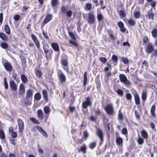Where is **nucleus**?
I'll return each mask as SVG.
<instances>
[{"label":"nucleus","instance_id":"40","mask_svg":"<svg viewBox=\"0 0 157 157\" xmlns=\"http://www.w3.org/2000/svg\"><path fill=\"white\" fill-rule=\"evenodd\" d=\"M96 145V144L95 142H94L91 143L89 144V147L91 149H93L94 148Z\"/></svg>","mask_w":157,"mask_h":157},{"label":"nucleus","instance_id":"5","mask_svg":"<svg viewBox=\"0 0 157 157\" xmlns=\"http://www.w3.org/2000/svg\"><path fill=\"white\" fill-rule=\"evenodd\" d=\"M32 38L37 48L39 49L40 48V44L39 41L37 37L34 34L31 35Z\"/></svg>","mask_w":157,"mask_h":157},{"label":"nucleus","instance_id":"12","mask_svg":"<svg viewBox=\"0 0 157 157\" xmlns=\"http://www.w3.org/2000/svg\"><path fill=\"white\" fill-rule=\"evenodd\" d=\"M118 25L120 28L121 31L124 32L125 31V28L124 27V24L121 21L118 22Z\"/></svg>","mask_w":157,"mask_h":157},{"label":"nucleus","instance_id":"42","mask_svg":"<svg viewBox=\"0 0 157 157\" xmlns=\"http://www.w3.org/2000/svg\"><path fill=\"white\" fill-rule=\"evenodd\" d=\"M152 36L154 37H157V29H154L152 32Z\"/></svg>","mask_w":157,"mask_h":157},{"label":"nucleus","instance_id":"28","mask_svg":"<svg viewBox=\"0 0 157 157\" xmlns=\"http://www.w3.org/2000/svg\"><path fill=\"white\" fill-rule=\"evenodd\" d=\"M116 142L118 145H121L123 142L122 139L120 137H119L117 138L116 139Z\"/></svg>","mask_w":157,"mask_h":157},{"label":"nucleus","instance_id":"17","mask_svg":"<svg viewBox=\"0 0 157 157\" xmlns=\"http://www.w3.org/2000/svg\"><path fill=\"white\" fill-rule=\"evenodd\" d=\"M119 78L120 81L123 83L127 79L126 76L123 74L120 75Z\"/></svg>","mask_w":157,"mask_h":157},{"label":"nucleus","instance_id":"32","mask_svg":"<svg viewBox=\"0 0 157 157\" xmlns=\"http://www.w3.org/2000/svg\"><path fill=\"white\" fill-rule=\"evenodd\" d=\"M0 46L3 49H6L8 48V45L6 43L3 42L1 44Z\"/></svg>","mask_w":157,"mask_h":157},{"label":"nucleus","instance_id":"3","mask_svg":"<svg viewBox=\"0 0 157 157\" xmlns=\"http://www.w3.org/2000/svg\"><path fill=\"white\" fill-rule=\"evenodd\" d=\"M17 121L19 126V131L20 132H22L24 129V124L23 121L20 119H17Z\"/></svg>","mask_w":157,"mask_h":157},{"label":"nucleus","instance_id":"29","mask_svg":"<svg viewBox=\"0 0 157 157\" xmlns=\"http://www.w3.org/2000/svg\"><path fill=\"white\" fill-rule=\"evenodd\" d=\"M87 79V72L86 71L84 74L83 78V86H85L86 83Z\"/></svg>","mask_w":157,"mask_h":157},{"label":"nucleus","instance_id":"21","mask_svg":"<svg viewBox=\"0 0 157 157\" xmlns=\"http://www.w3.org/2000/svg\"><path fill=\"white\" fill-rule=\"evenodd\" d=\"M0 38L4 41H6L7 40L8 38L6 35L3 33H0Z\"/></svg>","mask_w":157,"mask_h":157},{"label":"nucleus","instance_id":"39","mask_svg":"<svg viewBox=\"0 0 157 157\" xmlns=\"http://www.w3.org/2000/svg\"><path fill=\"white\" fill-rule=\"evenodd\" d=\"M30 120H31L33 122L36 124H40L39 122L34 118H30Z\"/></svg>","mask_w":157,"mask_h":157},{"label":"nucleus","instance_id":"33","mask_svg":"<svg viewBox=\"0 0 157 157\" xmlns=\"http://www.w3.org/2000/svg\"><path fill=\"white\" fill-rule=\"evenodd\" d=\"M111 75V73L110 71L107 72L105 75V78L107 81L109 77Z\"/></svg>","mask_w":157,"mask_h":157},{"label":"nucleus","instance_id":"49","mask_svg":"<svg viewBox=\"0 0 157 157\" xmlns=\"http://www.w3.org/2000/svg\"><path fill=\"white\" fill-rule=\"evenodd\" d=\"M99 59L103 63H105L106 61V58L103 57H100L99 58Z\"/></svg>","mask_w":157,"mask_h":157},{"label":"nucleus","instance_id":"18","mask_svg":"<svg viewBox=\"0 0 157 157\" xmlns=\"http://www.w3.org/2000/svg\"><path fill=\"white\" fill-rule=\"evenodd\" d=\"M37 114L38 117L40 119H43L44 116V113L41 109H39L37 111Z\"/></svg>","mask_w":157,"mask_h":157},{"label":"nucleus","instance_id":"38","mask_svg":"<svg viewBox=\"0 0 157 157\" xmlns=\"http://www.w3.org/2000/svg\"><path fill=\"white\" fill-rule=\"evenodd\" d=\"M41 98V95L39 93H36L34 96V98L36 100H39Z\"/></svg>","mask_w":157,"mask_h":157},{"label":"nucleus","instance_id":"8","mask_svg":"<svg viewBox=\"0 0 157 157\" xmlns=\"http://www.w3.org/2000/svg\"><path fill=\"white\" fill-rule=\"evenodd\" d=\"M53 17V16L51 14H48L47 15L44 20L43 23L44 24H46L50 22L52 19Z\"/></svg>","mask_w":157,"mask_h":157},{"label":"nucleus","instance_id":"36","mask_svg":"<svg viewBox=\"0 0 157 157\" xmlns=\"http://www.w3.org/2000/svg\"><path fill=\"white\" fill-rule=\"evenodd\" d=\"M58 3V0H52L51 1V5L53 7L56 6Z\"/></svg>","mask_w":157,"mask_h":157},{"label":"nucleus","instance_id":"4","mask_svg":"<svg viewBox=\"0 0 157 157\" xmlns=\"http://www.w3.org/2000/svg\"><path fill=\"white\" fill-rule=\"evenodd\" d=\"M3 65L6 70L8 71H12L13 67L11 64L7 62L3 64Z\"/></svg>","mask_w":157,"mask_h":157},{"label":"nucleus","instance_id":"59","mask_svg":"<svg viewBox=\"0 0 157 157\" xmlns=\"http://www.w3.org/2000/svg\"><path fill=\"white\" fill-rule=\"evenodd\" d=\"M135 114L136 117L137 119H139L140 118V116L139 114L138 113V112L137 110H136L135 111Z\"/></svg>","mask_w":157,"mask_h":157},{"label":"nucleus","instance_id":"37","mask_svg":"<svg viewBox=\"0 0 157 157\" xmlns=\"http://www.w3.org/2000/svg\"><path fill=\"white\" fill-rule=\"evenodd\" d=\"M21 78L22 82L24 83L26 82L27 80V77L24 75H21Z\"/></svg>","mask_w":157,"mask_h":157},{"label":"nucleus","instance_id":"34","mask_svg":"<svg viewBox=\"0 0 157 157\" xmlns=\"http://www.w3.org/2000/svg\"><path fill=\"white\" fill-rule=\"evenodd\" d=\"M36 76L38 78H40L41 77L42 73V72L39 70H37L36 71Z\"/></svg>","mask_w":157,"mask_h":157},{"label":"nucleus","instance_id":"25","mask_svg":"<svg viewBox=\"0 0 157 157\" xmlns=\"http://www.w3.org/2000/svg\"><path fill=\"white\" fill-rule=\"evenodd\" d=\"M147 93L146 91H143L142 92L141 98L143 101H145L147 98Z\"/></svg>","mask_w":157,"mask_h":157},{"label":"nucleus","instance_id":"9","mask_svg":"<svg viewBox=\"0 0 157 157\" xmlns=\"http://www.w3.org/2000/svg\"><path fill=\"white\" fill-rule=\"evenodd\" d=\"M86 101L82 103V106L84 108H86L88 105H90L91 103L89 97L86 98Z\"/></svg>","mask_w":157,"mask_h":157},{"label":"nucleus","instance_id":"62","mask_svg":"<svg viewBox=\"0 0 157 157\" xmlns=\"http://www.w3.org/2000/svg\"><path fill=\"white\" fill-rule=\"evenodd\" d=\"M143 42L146 43L148 42V37L147 36H145L143 38Z\"/></svg>","mask_w":157,"mask_h":157},{"label":"nucleus","instance_id":"1","mask_svg":"<svg viewBox=\"0 0 157 157\" xmlns=\"http://www.w3.org/2000/svg\"><path fill=\"white\" fill-rule=\"evenodd\" d=\"M58 76L59 80L61 83H64L66 81V78L65 75L63 72L60 71L58 73Z\"/></svg>","mask_w":157,"mask_h":157},{"label":"nucleus","instance_id":"27","mask_svg":"<svg viewBox=\"0 0 157 157\" xmlns=\"http://www.w3.org/2000/svg\"><path fill=\"white\" fill-rule=\"evenodd\" d=\"M135 100V103L137 105L140 104V98L138 95L136 94L134 96Z\"/></svg>","mask_w":157,"mask_h":157},{"label":"nucleus","instance_id":"6","mask_svg":"<svg viewBox=\"0 0 157 157\" xmlns=\"http://www.w3.org/2000/svg\"><path fill=\"white\" fill-rule=\"evenodd\" d=\"M88 22L90 24H93L94 22L95 17L94 15L91 13H89L88 15Z\"/></svg>","mask_w":157,"mask_h":157},{"label":"nucleus","instance_id":"22","mask_svg":"<svg viewBox=\"0 0 157 157\" xmlns=\"http://www.w3.org/2000/svg\"><path fill=\"white\" fill-rule=\"evenodd\" d=\"M44 110L45 114H49L50 112V108L49 106H46L44 108Z\"/></svg>","mask_w":157,"mask_h":157},{"label":"nucleus","instance_id":"57","mask_svg":"<svg viewBox=\"0 0 157 157\" xmlns=\"http://www.w3.org/2000/svg\"><path fill=\"white\" fill-rule=\"evenodd\" d=\"M86 7L88 10H90L91 8V4L90 3H87L86 4Z\"/></svg>","mask_w":157,"mask_h":157},{"label":"nucleus","instance_id":"11","mask_svg":"<svg viewBox=\"0 0 157 157\" xmlns=\"http://www.w3.org/2000/svg\"><path fill=\"white\" fill-rule=\"evenodd\" d=\"M153 50V48L152 44L151 43H150L148 45L146 50V52L148 53L151 52Z\"/></svg>","mask_w":157,"mask_h":157},{"label":"nucleus","instance_id":"31","mask_svg":"<svg viewBox=\"0 0 157 157\" xmlns=\"http://www.w3.org/2000/svg\"><path fill=\"white\" fill-rule=\"evenodd\" d=\"M112 59L113 62L115 63V64H116L117 63L118 61V58L117 56L114 55L112 57Z\"/></svg>","mask_w":157,"mask_h":157},{"label":"nucleus","instance_id":"44","mask_svg":"<svg viewBox=\"0 0 157 157\" xmlns=\"http://www.w3.org/2000/svg\"><path fill=\"white\" fill-rule=\"evenodd\" d=\"M137 142L139 144L141 145L144 143V140L141 137H139L137 140Z\"/></svg>","mask_w":157,"mask_h":157},{"label":"nucleus","instance_id":"48","mask_svg":"<svg viewBox=\"0 0 157 157\" xmlns=\"http://www.w3.org/2000/svg\"><path fill=\"white\" fill-rule=\"evenodd\" d=\"M116 92L120 96H122L123 95V92L121 90L118 89L116 91Z\"/></svg>","mask_w":157,"mask_h":157},{"label":"nucleus","instance_id":"43","mask_svg":"<svg viewBox=\"0 0 157 157\" xmlns=\"http://www.w3.org/2000/svg\"><path fill=\"white\" fill-rule=\"evenodd\" d=\"M121 60L122 62L125 64H127L128 62V60L127 58H125V57H123L121 58Z\"/></svg>","mask_w":157,"mask_h":157},{"label":"nucleus","instance_id":"10","mask_svg":"<svg viewBox=\"0 0 157 157\" xmlns=\"http://www.w3.org/2000/svg\"><path fill=\"white\" fill-rule=\"evenodd\" d=\"M87 147L85 144H83L82 145L79 149H78V151L82 152L83 153H85L86 152Z\"/></svg>","mask_w":157,"mask_h":157},{"label":"nucleus","instance_id":"15","mask_svg":"<svg viewBox=\"0 0 157 157\" xmlns=\"http://www.w3.org/2000/svg\"><path fill=\"white\" fill-rule=\"evenodd\" d=\"M29 89L26 92V97L25 101V103L26 105L29 104Z\"/></svg>","mask_w":157,"mask_h":157},{"label":"nucleus","instance_id":"53","mask_svg":"<svg viewBox=\"0 0 157 157\" xmlns=\"http://www.w3.org/2000/svg\"><path fill=\"white\" fill-rule=\"evenodd\" d=\"M61 9L62 12L63 13H65L67 11V8L64 6H62Z\"/></svg>","mask_w":157,"mask_h":157},{"label":"nucleus","instance_id":"55","mask_svg":"<svg viewBox=\"0 0 157 157\" xmlns=\"http://www.w3.org/2000/svg\"><path fill=\"white\" fill-rule=\"evenodd\" d=\"M62 63L63 65L65 66H66L67 65V61L65 59H63L62 60Z\"/></svg>","mask_w":157,"mask_h":157},{"label":"nucleus","instance_id":"54","mask_svg":"<svg viewBox=\"0 0 157 157\" xmlns=\"http://www.w3.org/2000/svg\"><path fill=\"white\" fill-rule=\"evenodd\" d=\"M40 132L45 137H48V136L46 132L43 129Z\"/></svg>","mask_w":157,"mask_h":157},{"label":"nucleus","instance_id":"58","mask_svg":"<svg viewBox=\"0 0 157 157\" xmlns=\"http://www.w3.org/2000/svg\"><path fill=\"white\" fill-rule=\"evenodd\" d=\"M13 18L15 21H17L19 19L20 16L18 15H15L13 17Z\"/></svg>","mask_w":157,"mask_h":157},{"label":"nucleus","instance_id":"47","mask_svg":"<svg viewBox=\"0 0 157 157\" xmlns=\"http://www.w3.org/2000/svg\"><path fill=\"white\" fill-rule=\"evenodd\" d=\"M119 14L121 17H126L125 13L124 11L122 10H121L120 11Z\"/></svg>","mask_w":157,"mask_h":157},{"label":"nucleus","instance_id":"23","mask_svg":"<svg viewBox=\"0 0 157 157\" xmlns=\"http://www.w3.org/2000/svg\"><path fill=\"white\" fill-rule=\"evenodd\" d=\"M142 136L144 139H147L148 138V134L145 130H142L141 132Z\"/></svg>","mask_w":157,"mask_h":157},{"label":"nucleus","instance_id":"20","mask_svg":"<svg viewBox=\"0 0 157 157\" xmlns=\"http://www.w3.org/2000/svg\"><path fill=\"white\" fill-rule=\"evenodd\" d=\"M69 42L70 44H72L75 47H77L78 46V44L76 41L75 39L70 40Z\"/></svg>","mask_w":157,"mask_h":157},{"label":"nucleus","instance_id":"26","mask_svg":"<svg viewBox=\"0 0 157 157\" xmlns=\"http://www.w3.org/2000/svg\"><path fill=\"white\" fill-rule=\"evenodd\" d=\"M5 32L7 34L9 35L10 33V31L9 27L7 25H6L4 26Z\"/></svg>","mask_w":157,"mask_h":157},{"label":"nucleus","instance_id":"2","mask_svg":"<svg viewBox=\"0 0 157 157\" xmlns=\"http://www.w3.org/2000/svg\"><path fill=\"white\" fill-rule=\"evenodd\" d=\"M105 109L107 113L109 115H111L113 113V106L110 104L107 105Z\"/></svg>","mask_w":157,"mask_h":157},{"label":"nucleus","instance_id":"13","mask_svg":"<svg viewBox=\"0 0 157 157\" xmlns=\"http://www.w3.org/2000/svg\"><path fill=\"white\" fill-rule=\"evenodd\" d=\"M10 87L13 90H15L17 89V86L13 80L11 81L10 82Z\"/></svg>","mask_w":157,"mask_h":157},{"label":"nucleus","instance_id":"50","mask_svg":"<svg viewBox=\"0 0 157 157\" xmlns=\"http://www.w3.org/2000/svg\"><path fill=\"white\" fill-rule=\"evenodd\" d=\"M83 134L84 137L85 138V139H86L89 136L88 133L87 131L86 130L83 132Z\"/></svg>","mask_w":157,"mask_h":157},{"label":"nucleus","instance_id":"19","mask_svg":"<svg viewBox=\"0 0 157 157\" xmlns=\"http://www.w3.org/2000/svg\"><path fill=\"white\" fill-rule=\"evenodd\" d=\"M42 94L46 102H47L48 100V99L47 91L45 90H43L42 91Z\"/></svg>","mask_w":157,"mask_h":157},{"label":"nucleus","instance_id":"60","mask_svg":"<svg viewBox=\"0 0 157 157\" xmlns=\"http://www.w3.org/2000/svg\"><path fill=\"white\" fill-rule=\"evenodd\" d=\"M100 6H101V8H102L103 9H104L105 8V6H103V2L102 0H101L100 2Z\"/></svg>","mask_w":157,"mask_h":157},{"label":"nucleus","instance_id":"46","mask_svg":"<svg viewBox=\"0 0 157 157\" xmlns=\"http://www.w3.org/2000/svg\"><path fill=\"white\" fill-rule=\"evenodd\" d=\"M97 18L98 21H101L102 20L103 18L102 14L100 13L98 14Z\"/></svg>","mask_w":157,"mask_h":157},{"label":"nucleus","instance_id":"61","mask_svg":"<svg viewBox=\"0 0 157 157\" xmlns=\"http://www.w3.org/2000/svg\"><path fill=\"white\" fill-rule=\"evenodd\" d=\"M10 140L12 144H13V145H15V140L13 139V138L12 137L10 138Z\"/></svg>","mask_w":157,"mask_h":157},{"label":"nucleus","instance_id":"16","mask_svg":"<svg viewBox=\"0 0 157 157\" xmlns=\"http://www.w3.org/2000/svg\"><path fill=\"white\" fill-rule=\"evenodd\" d=\"M51 46L54 51H59V46L58 44L53 43L52 44Z\"/></svg>","mask_w":157,"mask_h":157},{"label":"nucleus","instance_id":"45","mask_svg":"<svg viewBox=\"0 0 157 157\" xmlns=\"http://www.w3.org/2000/svg\"><path fill=\"white\" fill-rule=\"evenodd\" d=\"M123 119V117L122 113L121 112V110H119V113L118 114V118L119 120H122Z\"/></svg>","mask_w":157,"mask_h":157},{"label":"nucleus","instance_id":"52","mask_svg":"<svg viewBox=\"0 0 157 157\" xmlns=\"http://www.w3.org/2000/svg\"><path fill=\"white\" fill-rule=\"evenodd\" d=\"M126 97L127 100H130L131 99L132 96L130 94L127 93L126 95Z\"/></svg>","mask_w":157,"mask_h":157},{"label":"nucleus","instance_id":"56","mask_svg":"<svg viewBox=\"0 0 157 157\" xmlns=\"http://www.w3.org/2000/svg\"><path fill=\"white\" fill-rule=\"evenodd\" d=\"M126 86H130L131 83L127 79L124 82Z\"/></svg>","mask_w":157,"mask_h":157},{"label":"nucleus","instance_id":"63","mask_svg":"<svg viewBox=\"0 0 157 157\" xmlns=\"http://www.w3.org/2000/svg\"><path fill=\"white\" fill-rule=\"evenodd\" d=\"M69 35L72 38V39H75V37L74 36L73 33L71 32H69Z\"/></svg>","mask_w":157,"mask_h":157},{"label":"nucleus","instance_id":"51","mask_svg":"<svg viewBox=\"0 0 157 157\" xmlns=\"http://www.w3.org/2000/svg\"><path fill=\"white\" fill-rule=\"evenodd\" d=\"M65 13L67 14V16L69 17H71L72 15V12L71 10L67 11Z\"/></svg>","mask_w":157,"mask_h":157},{"label":"nucleus","instance_id":"30","mask_svg":"<svg viewBox=\"0 0 157 157\" xmlns=\"http://www.w3.org/2000/svg\"><path fill=\"white\" fill-rule=\"evenodd\" d=\"M128 23L130 26H134L135 25L136 22L134 20L130 19L128 20Z\"/></svg>","mask_w":157,"mask_h":157},{"label":"nucleus","instance_id":"35","mask_svg":"<svg viewBox=\"0 0 157 157\" xmlns=\"http://www.w3.org/2000/svg\"><path fill=\"white\" fill-rule=\"evenodd\" d=\"M5 138V135L3 131L2 130H0V138L1 139L4 140Z\"/></svg>","mask_w":157,"mask_h":157},{"label":"nucleus","instance_id":"64","mask_svg":"<svg viewBox=\"0 0 157 157\" xmlns=\"http://www.w3.org/2000/svg\"><path fill=\"white\" fill-rule=\"evenodd\" d=\"M11 136L13 137L16 138L17 136V134L16 132H13L11 133Z\"/></svg>","mask_w":157,"mask_h":157},{"label":"nucleus","instance_id":"24","mask_svg":"<svg viewBox=\"0 0 157 157\" xmlns=\"http://www.w3.org/2000/svg\"><path fill=\"white\" fill-rule=\"evenodd\" d=\"M155 105H153L151 107V115L153 117L155 116Z\"/></svg>","mask_w":157,"mask_h":157},{"label":"nucleus","instance_id":"14","mask_svg":"<svg viewBox=\"0 0 157 157\" xmlns=\"http://www.w3.org/2000/svg\"><path fill=\"white\" fill-rule=\"evenodd\" d=\"M147 14L149 19H151L152 20H153L154 19V16L153 13H152V10L151 9L148 11Z\"/></svg>","mask_w":157,"mask_h":157},{"label":"nucleus","instance_id":"7","mask_svg":"<svg viewBox=\"0 0 157 157\" xmlns=\"http://www.w3.org/2000/svg\"><path fill=\"white\" fill-rule=\"evenodd\" d=\"M96 134L97 136L99 138L100 140L102 141L103 140V132L102 130L99 128H97Z\"/></svg>","mask_w":157,"mask_h":157},{"label":"nucleus","instance_id":"41","mask_svg":"<svg viewBox=\"0 0 157 157\" xmlns=\"http://www.w3.org/2000/svg\"><path fill=\"white\" fill-rule=\"evenodd\" d=\"M135 17L137 19L140 17V13L139 12H134L133 13Z\"/></svg>","mask_w":157,"mask_h":157}]
</instances>
